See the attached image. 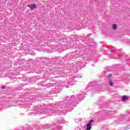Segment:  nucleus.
I'll list each match as a JSON object with an SVG mask.
<instances>
[{"instance_id":"f257e3e1","label":"nucleus","mask_w":130,"mask_h":130,"mask_svg":"<svg viewBox=\"0 0 130 130\" xmlns=\"http://www.w3.org/2000/svg\"><path fill=\"white\" fill-rule=\"evenodd\" d=\"M83 95L84 93H81L79 95H77L76 96L75 95H73L68 99L67 102H66L64 103L62 102H59V108H60L61 109L62 108H64V107H70V106H74V105H75V102H77V100H78V98H80V99L83 98V99H84V98L83 97Z\"/></svg>"},{"instance_id":"f03ea898","label":"nucleus","mask_w":130,"mask_h":130,"mask_svg":"<svg viewBox=\"0 0 130 130\" xmlns=\"http://www.w3.org/2000/svg\"><path fill=\"white\" fill-rule=\"evenodd\" d=\"M94 122L93 120H91L89 123H88L86 125V130H91L92 128V123Z\"/></svg>"},{"instance_id":"7ed1b4c3","label":"nucleus","mask_w":130,"mask_h":130,"mask_svg":"<svg viewBox=\"0 0 130 130\" xmlns=\"http://www.w3.org/2000/svg\"><path fill=\"white\" fill-rule=\"evenodd\" d=\"M60 129V126H56V125H54L53 126H50V130H59Z\"/></svg>"},{"instance_id":"20e7f679","label":"nucleus","mask_w":130,"mask_h":130,"mask_svg":"<svg viewBox=\"0 0 130 130\" xmlns=\"http://www.w3.org/2000/svg\"><path fill=\"white\" fill-rule=\"evenodd\" d=\"M50 107L51 108H50V109H51V110H53V109H54V111H57V110H58V108H56V107H55V105L54 104L51 105Z\"/></svg>"},{"instance_id":"39448f33","label":"nucleus","mask_w":130,"mask_h":130,"mask_svg":"<svg viewBox=\"0 0 130 130\" xmlns=\"http://www.w3.org/2000/svg\"><path fill=\"white\" fill-rule=\"evenodd\" d=\"M27 7H28V8H29V9H30V10H34V9H35V8H36V4L28 5H27Z\"/></svg>"},{"instance_id":"423d86ee","label":"nucleus","mask_w":130,"mask_h":130,"mask_svg":"<svg viewBox=\"0 0 130 130\" xmlns=\"http://www.w3.org/2000/svg\"><path fill=\"white\" fill-rule=\"evenodd\" d=\"M122 101H123L124 102H125V101H126V100H127V96L124 95L123 96H122Z\"/></svg>"},{"instance_id":"0eeeda50","label":"nucleus","mask_w":130,"mask_h":130,"mask_svg":"<svg viewBox=\"0 0 130 130\" xmlns=\"http://www.w3.org/2000/svg\"><path fill=\"white\" fill-rule=\"evenodd\" d=\"M109 84L110 86H113V81L111 79H109Z\"/></svg>"},{"instance_id":"6e6552de","label":"nucleus","mask_w":130,"mask_h":130,"mask_svg":"<svg viewBox=\"0 0 130 130\" xmlns=\"http://www.w3.org/2000/svg\"><path fill=\"white\" fill-rule=\"evenodd\" d=\"M117 28V25H116L115 24H113L112 25V29H113V30H116Z\"/></svg>"},{"instance_id":"1a4fd4ad","label":"nucleus","mask_w":130,"mask_h":130,"mask_svg":"<svg viewBox=\"0 0 130 130\" xmlns=\"http://www.w3.org/2000/svg\"><path fill=\"white\" fill-rule=\"evenodd\" d=\"M108 77H109V78H111V77H112V75L109 74V75H108Z\"/></svg>"},{"instance_id":"9d476101","label":"nucleus","mask_w":130,"mask_h":130,"mask_svg":"<svg viewBox=\"0 0 130 130\" xmlns=\"http://www.w3.org/2000/svg\"><path fill=\"white\" fill-rule=\"evenodd\" d=\"M2 89H6V87L3 86V87H2Z\"/></svg>"},{"instance_id":"9b49d317","label":"nucleus","mask_w":130,"mask_h":130,"mask_svg":"<svg viewBox=\"0 0 130 130\" xmlns=\"http://www.w3.org/2000/svg\"><path fill=\"white\" fill-rule=\"evenodd\" d=\"M53 93H54V91H53Z\"/></svg>"}]
</instances>
